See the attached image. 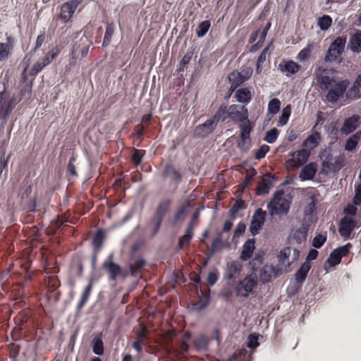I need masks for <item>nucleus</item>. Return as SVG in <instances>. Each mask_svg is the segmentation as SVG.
<instances>
[{"mask_svg":"<svg viewBox=\"0 0 361 361\" xmlns=\"http://www.w3.org/2000/svg\"><path fill=\"white\" fill-rule=\"evenodd\" d=\"M334 69L319 68L316 71V78L320 89L326 92L325 100L336 103L343 97L350 82L347 79L343 80L334 75Z\"/></svg>","mask_w":361,"mask_h":361,"instance_id":"1","label":"nucleus"},{"mask_svg":"<svg viewBox=\"0 0 361 361\" xmlns=\"http://www.w3.org/2000/svg\"><path fill=\"white\" fill-rule=\"evenodd\" d=\"M14 322L16 326L11 334L15 342H11L7 345L8 355L12 361H16L20 351V344L18 343V340L27 331L34 328V321L32 318L31 311L28 309L22 310L15 317Z\"/></svg>","mask_w":361,"mask_h":361,"instance_id":"2","label":"nucleus"},{"mask_svg":"<svg viewBox=\"0 0 361 361\" xmlns=\"http://www.w3.org/2000/svg\"><path fill=\"white\" fill-rule=\"evenodd\" d=\"M171 204L172 200L166 198L161 200L156 207L150 221L151 233L153 236L159 231L163 220L170 211Z\"/></svg>","mask_w":361,"mask_h":361,"instance_id":"3","label":"nucleus"},{"mask_svg":"<svg viewBox=\"0 0 361 361\" xmlns=\"http://www.w3.org/2000/svg\"><path fill=\"white\" fill-rule=\"evenodd\" d=\"M284 191L275 192L274 197L267 205L271 215L287 214L290 209V202L284 197Z\"/></svg>","mask_w":361,"mask_h":361,"instance_id":"4","label":"nucleus"},{"mask_svg":"<svg viewBox=\"0 0 361 361\" xmlns=\"http://www.w3.org/2000/svg\"><path fill=\"white\" fill-rule=\"evenodd\" d=\"M257 281L252 274L247 275L243 279L238 281L235 287L236 296L246 298L253 293L257 286Z\"/></svg>","mask_w":361,"mask_h":361,"instance_id":"5","label":"nucleus"},{"mask_svg":"<svg viewBox=\"0 0 361 361\" xmlns=\"http://www.w3.org/2000/svg\"><path fill=\"white\" fill-rule=\"evenodd\" d=\"M346 43V38L342 37H336L334 42H332L327 50V52L324 56L325 62H333L338 60L339 56L344 51L345 46Z\"/></svg>","mask_w":361,"mask_h":361,"instance_id":"6","label":"nucleus"},{"mask_svg":"<svg viewBox=\"0 0 361 361\" xmlns=\"http://www.w3.org/2000/svg\"><path fill=\"white\" fill-rule=\"evenodd\" d=\"M16 94L6 93L5 90L1 91V120L11 114L16 106L20 102Z\"/></svg>","mask_w":361,"mask_h":361,"instance_id":"7","label":"nucleus"},{"mask_svg":"<svg viewBox=\"0 0 361 361\" xmlns=\"http://www.w3.org/2000/svg\"><path fill=\"white\" fill-rule=\"evenodd\" d=\"M92 42L87 38H80L78 42H75L71 51V64L75 61L78 58V52H80L82 58L87 56Z\"/></svg>","mask_w":361,"mask_h":361,"instance_id":"8","label":"nucleus"},{"mask_svg":"<svg viewBox=\"0 0 361 361\" xmlns=\"http://www.w3.org/2000/svg\"><path fill=\"white\" fill-rule=\"evenodd\" d=\"M83 0H70L61 6L60 13L59 18L63 23H67L69 22L78 6L82 2Z\"/></svg>","mask_w":361,"mask_h":361,"instance_id":"9","label":"nucleus"},{"mask_svg":"<svg viewBox=\"0 0 361 361\" xmlns=\"http://www.w3.org/2000/svg\"><path fill=\"white\" fill-rule=\"evenodd\" d=\"M267 212L262 209L259 208L255 211L252 216L250 226V231L252 235H256L259 233V231L264 224Z\"/></svg>","mask_w":361,"mask_h":361,"instance_id":"10","label":"nucleus"},{"mask_svg":"<svg viewBox=\"0 0 361 361\" xmlns=\"http://www.w3.org/2000/svg\"><path fill=\"white\" fill-rule=\"evenodd\" d=\"M292 159L289 161L290 165L293 169H298L305 164L310 156V152L306 149H301L290 153Z\"/></svg>","mask_w":361,"mask_h":361,"instance_id":"11","label":"nucleus"},{"mask_svg":"<svg viewBox=\"0 0 361 361\" xmlns=\"http://www.w3.org/2000/svg\"><path fill=\"white\" fill-rule=\"evenodd\" d=\"M216 126H217L211 118L208 119L204 123L196 126L193 136L196 138H205L213 133Z\"/></svg>","mask_w":361,"mask_h":361,"instance_id":"12","label":"nucleus"},{"mask_svg":"<svg viewBox=\"0 0 361 361\" xmlns=\"http://www.w3.org/2000/svg\"><path fill=\"white\" fill-rule=\"evenodd\" d=\"M103 269L109 274V279L114 281L121 273V267L114 262V255L110 254L102 264Z\"/></svg>","mask_w":361,"mask_h":361,"instance_id":"13","label":"nucleus"},{"mask_svg":"<svg viewBox=\"0 0 361 361\" xmlns=\"http://www.w3.org/2000/svg\"><path fill=\"white\" fill-rule=\"evenodd\" d=\"M243 270V264L237 260H233L227 263L224 274L225 279L235 281L240 276Z\"/></svg>","mask_w":361,"mask_h":361,"instance_id":"14","label":"nucleus"},{"mask_svg":"<svg viewBox=\"0 0 361 361\" xmlns=\"http://www.w3.org/2000/svg\"><path fill=\"white\" fill-rule=\"evenodd\" d=\"M229 117L234 121H243L248 118L247 109L244 106L232 104L228 106Z\"/></svg>","mask_w":361,"mask_h":361,"instance_id":"15","label":"nucleus"},{"mask_svg":"<svg viewBox=\"0 0 361 361\" xmlns=\"http://www.w3.org/2000/svg\"><path fill=\"white\" fill-rule=\"evenodd\" d=\"M279 69L286 73V76H290L292 74L297 73L300 69V66L293 61H286L283 59L279 65Z\"/></svg>","mask_w":361,"mask_h":361,"instance_id":"16","label":"nucleus"},{"mask_svg":"<svg viewBox=\"0 0 361 361\" xmlns=\"http://www.w3.org/2000/svg\"><path fill=\"white\" fill-rule=\"evenodd\" d=\"M321 140V134L317 131H314L303 141L302 146L311 152V150L319 145Z\"/></svg>","mask_w":361,"mask_h":361,"instance_id":"17","label":"nucleus"},{"mask_svg":"<svg viewBox=\"0 0 361 361\" xmlns=\"http://www.w3.org/2000/svg\"><path fill=\"white\" fill-rule=\"evenodd\" d=\"M317 171V164L315 162H310L302 169L299 177L301 180H312Z\"/></svg>","mask_w":361,"mask_h":361,"instance_id":"18","label":"nucleus"},{"mask_svg":"<svg viewBox=\"0 0 361 361\" xmlns=\"http://www.w3.org/2000/svg\"><path fill=\"white\" fill-rule=\"evenodd\" d=\"M162 176L165 178L169 177L176 183L182 181L181 173L176 169L172 164H167L162 172Z\"/></svg>","mask_w":361,"mask_h":361,"instance_id":"19","label":"nucleus"},{"mask_svg":"<svg viewBox=\"0 0 361 361\" xmlns=\"http://www.w3.org/2000/svg\"><path fill=\"white\" fill-rule=\"evenodd\" d=\"M194 226H193L192 222L189 223L185 231V233L182 237H180L178 240V250H182L185 247L190 245L194 235Z\"/></svg>","mask_w":361,"mask_h":361,"instance_id":"20","label":"nucleus"},{"mask_svg":"<svg viewBox=\"0 0 361 361\" xmlns=\"http://www.w3.org/2000/svg\"><path fill=\"white\" fill-rule=\"evenodd\" d=\"M273 177L269 176L267 178L262 177L258 183V185L256 189V194L258 195L268 194L273 185Z\"/></svg>","mask_w":361,"mask_h":361,"instance_id":"21","label":"nucleus"},{"mask_svg":"<svg viewBox=\"0 0 361 361\" xmlns=\"http://www.w3.org/2000/svg\"><path fill=\"white\" fill-rule=\"evenodd\" d=\"M92 288H93V280L90 279L88 284L86 286V287L85 288V289L83 290V291L80 295V300H79V302L77 305V307H76L78 312L80 311L83 308V307L85 305L87 302L88 301L89 298L92 291Z\"/></svg>","mask_w":361,"mask_h":361,"instance_id":"22","label":"nucleus"},{"mask_svg":"<svg viewBox=\"0 0 361 361\" xmlns=\"http://www.w3.org/2000/svg\"><path fill=\"white\" fill-rule=\"evenodd\" d=\"M255 239H248L243 245V250L240 254V259L243 261L248 260L252 255L255 249Z\"/></svg>","mask_w":361,"mask_h":361,"instance_id":"23","label":"nucleus"},{"mask_svg":"<svg viewBox=\"0 0 361 361\" xmlns=\"http://www.w3.org/2000/svg\"><path fill=\"white\" fill-rule=\"evenodd\" d=\"M360 117L354 115L345 119L342 127V132L345 134H349L353 132L358 126Z\"/></svg>","mask_w":361,"mask_h":361,"instance_id":"24","label":"nucleus"},{"mask_svg":"<svg viewBox=\"0 0 361 361\" xmlns=\"http://www.w3.org/2000/svg\"><path fill=\"white\" fill-rule=\"evenodd\" d=\"M353 226L351 219L348 217H343L340 222L338 231L340 235L345 238H348L352 233Z\"/></svg>","mask_w":361,"mask_h":361,"instance_id":"25","label":"nucleus"},{"mask_svg":"<svg viewBox=\"0 0 361 361\" xmlns=\"http://www.w3.org/2000/svg\"><path fill=\"white\" fill-rule=\"evenodd\" d=\"M228 80L231 82V87L229 92L232 93L238 87L242 85L245 80L243 77V73L238 71H233L228 76Z\"/></svg>","mask_w":361,"mask_h":361,"instance_id":"26","label":"nucleus"},{"mask_svg":"<svg viewBox=\"0 0 361 361\" xmlns=\"http://www.w3.org/2000/svg\"><path fill=\"white\" fill-rule=\"evenodd\" d=\"M309 225L302 224L300 228L296 229L292 234V238L296 241L297 243L301 244L307 239V231Z\"/></svg>","mask_w":361,"mask_h":361,"instance_id":"27","label":"nucleus"},{"mask_svg":"<svg viewBox=\"0 0 361 361\" xmlns=\"http://www.w3.org/2000/svg\"><path fill=\"white\" fill-rule=\"evenodd\" d=\"M310 269L311 264H308V262H303L301 264L300 269L295 274V280L298 283H303Z\"/></svg>","mask_w":361,"mask_h":361,"instance_id":"28","label":"nucleus"},{"mask_svg":"<svg viewBox=\"0 0 361 361\" xmlns=\"http://www.w3.org/2000/svg\"><path fill=\"white\" fill-rule=\"evenodd\" d=\"M228 117V107L226 104H221L211 119L217 126L219 121H224Z\"/></svg>","mask_w":361,"mask_h":361,"instance_id":"29","label":"nucleus"},{"mask_svg":"<svg viewBox=\"0 0 361 361\" xmlns=\"http://www.w3.org/2000/svg\"><path fill=\"white\" fill-rule=\"evenodd\" d=\"M235 97L237 101L240 103L247 104L252 99V94L248 88H240L236 90L235 92Z\"/></svg>","mask_w":361,"mask_h":361,"instance_id":"30","label":"nucleus"},{"mask_svg":"<svg viewBox=\"0 0 361 361\" xmlns=\"http://www.w3.org/2000/svg\"><path fill=\"white\" fill-rule=\"evenodd\" d=\"M14 47V39L8 37L6 39V42L1 43V61L8 59L11 54Z\"/></svg>","mask_w":361,"mask_h":361,"instance_id":"31","label":"nucleus"},{"mask_svg":"<svg viewBox=\"0 0 361 361\" xmlns=\"http://www.w3.org/2000/svg\"><path fill=\"white\" fill-rule=\"evenodd\" d=\"M189 207L190 202L186 200L177 208L173 216V221L174 224L178 223L179 221L183 220L185 218L187 209Z\"/></svg>","mask_w":361,"mask_h":361,"instance_id":"32","label":"nucleus"},{"mask_svg":"<svg viewBox=\"0 0 361 361\" xmlns=\"http://www.w3.org/2000/svg\"><path fill=\"white\" fill-rule=\"evenodd\" d=\"M71 269L78 276H80L83 272V262L80 256L75 255L73 257Z\"/></svg>","mask_w":361,"mask_h":361,"instance_id":"33","label":"nucleus"},{"mask_svg":"<svg viewBox=\"0 0 361 361\" xmlns=\"http://www.w3.org/2000/svg\"><path fill=\"white\" fill-rule=\"evenodd\" d=\"M115 30V25L113 22L107 23L106 27V31L104 33V39L102 42V47H106L109 45L111 41L112 36L114 35Z\"/></svg>","mask_w":361,"mask_h":361,"instance_id":"34","label":"nucleus"},{"mask_svg":"<svg viewBox=\"0 0 361 361\" xmlns=\"http://www.w3.org/2000/svg\"><path fill=\"white\" fill-rule=\"evenodd\" d=\"M209 339L207 336L200 335L193 341L194 348L198 350H204L207 348Z\"/></svg>","mask_w":361,"mask_h":361,"instance_id":"35","label":"nucleus"},{"mask_svg":"<svg viewBox=\"0 0 361 361\" xmlns=\"http://www.w3.org/2000/svg\"><path fill=\"white\" fill-rule=\"evenodd\" d=\"M146 264V261L140 257L133 259V262L130 264V270L131 274L135 276L140 273Z\"/></svg>","mask_w":361,"mask_h":361,"instance_id":"36","label":"nucleus"},{"mask_svg":"<svg viewBox=\"0 0 361 361\" xmlns=\"http://www.w3.org/2000/svg\"><path fill=\"white\" fill-rule=\"evenodd\" d=\"M106 235L103 230H98L93 236L92 238V245L97 250H100L104 244L105 240Z\"/></svg>","mask_w":361,"mask_h":361,"instance_id":"37","label":"nucleus"},{"mask_svg":"<svg viewBox=\"0 0 361 361\" xmlns=\"http://www.w3.org/2000/svg\"><path fill=\"white\" fill-rule=\"evenodd\" d=\"M361 138V131H358L350 136L345 142V149L348 151H353L357 145L358 141Z\"/></svg>","mask_w":361,"mask_h":361,"instance_id":"38","label":"nucleus"},{"mask_svg":"<svg viewBox=\"0 0 361 361\" xmlns=\"http://www.w3.org/2000/svg\"><path fill=\"white\" fill-rule=\"evenodd\" d=\"M92 350L94 354L102 355L104 353V343L101 335H97L92 340Z\"/></svg>","mask_w":361,"mask_h":361,"instance_id":"39","label":"nucleus"},{"mask_svg":"<svg viewBox=\"0 0 361 361\" xmlns=\"http://www.w3.org/2000/svg\"><path fill=\"white\" fill-rule=\"evenodd\" d=\"M350 48L354 52L361 51V32L350 37Z\"/></svg>","mask_w":361,"mask_h":361,"instance_id":"40","label":"nucleus"},{"mask_svg":"<svg viewBox=\"0 0 361 361\" xmlns=\"http://www.w3.org/2000/svg\"><path fill=\"white\" fill-rule=\"evenodd\" d=\"M61 50L57 47L53 48L49 51L47 54L40 61L42 64H44V67L51 63V62L56 59Z\"/></svg>","mask_w":361,"mask_h":361,"instance_id":"41","label":"nucleus"},{"mask_svg":"<svg viewBox=\"0 0 361 361\" xmlns=\"http://www.w3.org/2000/svg\"><path fill=\"white\" fill-rule=\"evenodd\" d=\"M237 146L241 151H243V152L248 151L251 146L250 137L245 136L243 137V135H240L239 138L237 141Z\"/></svg>","mask_w":361,"mask_h":361,"instance_id":"42","label":"nucleus"},{"mask_svg":"<svg viewBox=\"0 0 361 361\" xmlns=\"http://www.w3.org/2000/svg\"><path fill=\"white\" fill-rule=\"evenodd\" d=\"M47 288L49 291L54 292L60 286V281L56 276H49L45 280Z\"/></svg>","mask_w":361,"mask_h":361,"instance_id":"43","label":"nucleus"},{"mask_svg":"<svg viewBox=\"0 0 361 361\" xmlns=\"http://www.w3.org/2000/svg\"><path fill=\"white\" fill-rule=\"evenodd\" d=\"M211 27L209 20H204L201 22L197 27L195 32L198 37H204Z\"/></svg>","mask_w":361,"mask_h":361,"instance_id":"44","label":"nucleus"},{"mask_svg":"<svg viewBox=\"0 0 361 361\" xmlns=\"http://www.w3.org/2000/svg\"><path fill=\"white\" fill-rule=\"evenodd\" d=\"M317 24L322 30H327L332 25V18L329 15H324L318 18Z\"/></svg>","mask_w":361,"mask_h":361,"instance_id":"45","label":"nucleus"},{"mask_svg":"<svg viewBox=\"0 0 361 361\" xmlns=\"http://www.w3.org/2000/svg\"><path fill=\"white\" fill-rule=\"evenodd\" d=\"M239 128L240 129V135H243L244 137L245 136L250 137V133L252 130V126H251V123L248 119L244 120L243 121H241Z\"/></svg>","mask_w":361,"mask_h":361,"instance_id":"46","label":"nucleus"},{"mask_svg":"<svg viewBox=\"0 0 361 361\" xmlns=\"http://www.w3.org/2000/svg\"><path fill=\"white\" fill-rule=\"evenodd\" d=\"M133 153L131 157V161L135 166H138L141 164L143 157L145 154V151L143 149H137L133 148Z\"/></svg>","mask_w":361,"mask_h":361,"instance_id":"47","label":"nucleus"},{"mask_svg":"<svg viewBox=\"0 0 361 361\" xmlns=\"http://www.w3.org/2000/svg\"><path fill=\"white\" fill-rule=\"evenodd\" d=\"M272 47V43H270L267 45L262 51L260 55L259 56L257 61V72L259 73L261 71V66L267 59V54L269 51L271 47Z\"/></svg>","mask_w":361,"mask_h":361,"instance_id":"48","label":"nucleus"},{"mask_svg":"<svg viewBox=\"0 0 361 361\" xmlns=\"http://www.w3.org/2000/svg\"><path fill=\"white\" fill-rule=\"evenodd\" d=\"M273 269L269 266H264L260 270V279L264 282H268L271 281L272 277Z\"/></svg>","mask_w":361,"mask_h":361,"instance_id":"49","label":"nucleus"},{"mask_svg":"<svg viewBox=\"0 0 361 361\" xmlns=\"http://www.w3.org/2000/svg\"><path fill=\"white\" fill-rule=\"evenodd\" d=\"M316 210V203L314 200L308 204L304 209V219L310 221L313 216V214Z\"/></svg>","mask_w":361,"mask_h":361,"instance_id":"50","label":"nucleus"},{"mask_svg":"<svg viewBox=\"0 0 361 361\" xmlns=\"http://www.w3.org/2000/svg\"><path fill=\"white\" fill-rule=\"evenodd\" d=\"M280 100L277 98L272 99L268 104V111L271 114H276L280 110Z\"/></svg>","mask_w":361,"mask_h":361,"instance_id":"51","label":"nucleus"},{"mask_svg":"<svg viewBox=\"0 0 361 361\" xmlns=\"http://www.w3.org/2000/svg\"><path fill=\"white\" fill-rule=\"evenodd\" d=\"M291 113L290 105H287L282 111V114L279 120V126H285L289 119Z\"/></svg>","mask_w":361,"mask_h":361,"instance_id":"52","label":"nucleus"},{"mask_svg":"<svg viewBox=\"0 0 361 361\" xmlns=\"http://www.w3.org/2000/svg\"><path fill=\"white\" fill-rule=\"evenodd\" d=\"M279 135V131L276 128H274L271 129L270 130L267 131L264 140L267 142L268 143H274L278 138Z\"/></svg>","mask_w":361,"mask_h":361,"instance_id":"53","label":"nucleus"},{"mask_svg":"<svg viewBox=\"0 0 361 361\" xmlns=\"http://www.w3.org/2000/svg\"><path fill=\"white\" fill-rule=\"evenodd\" d=\"M326 241V234H317L313 238L312 240V246L315 248H320Z\"/></svg>","mask_w":361,"mask_h":361,"instance_id":"54","label":"nucleus"},{"mask_svg":"<svg viewBox=\"0 0 361 361\" xmlns=\"http://www.w3.org/2000/svg\"><path fill=\"white\" fill-rule=\"evenodd\" d=\"M222 247V234L219 233L216 237L213 240L211 246V252L214 253Z\"/></svg>","mask_w":361,"mask_h":361,"instance_id":"55","label":"nucleus"},{"mask_svg":"<svg viewBox=\"0 0 361 361\" xmlns=\"http://www.w3.org/2000/svg\"><path fill=\"white\" fill-rule=\"evenodd\" d=\"M342 257H341V254H338V252L336 251V250H334L329 255V257L328 258L327 262L331 265V266H336L341 261Z\"/></svg>","mask_w":361,"mask_h":361,"instance_id":"56","label":"nucleus"},{"mask_svg":"<svg viewBox=\"0 0 361 361\" xmlns=\"http://www.w3.org/2000/svg\"><path fill=\"white\" fill-rule=\"evenodd\" d=\"M270 147L267 145H262L259 149L255 152V158L257 160L263 159L267 152L269 151Z\"/></svg>","mask_w":361,"mask_h":361,"instance_id":"57","label":"nucleus"},{"mask_svg":"<svg viewBox=\"0 0 361 361\" xmlns=\"http://www.w3.org/2000/svg\"><path fill=\"white\" fill-rule=\"evenodd\" d=\"M258 336L256 334H250L247 338V347L252 349L259 346Z\"/></svg>","mask_w":361,"mask_h":361,"instance_id":"58","label":"nucleus"},{"mask_svg":"<svg viewBox=\"0 0 361 361\" xmlns=\"http://www.w3.org/2000/svg\"><path fill=\"white\" fill-rule=\"evenodd\" d=\"M184 336H185V339L180 342V346H179L180 351L182 354L186 353L188 351L189 348H190L187 340L190 338V333L186 332Z\"/></svg>","mask_w":361,"mask_h":361,"instance_id":"59","label":"nucleus"},{"mask_svg":"<svg viewBox=\"0 0 361 361\" xmlns=\"http://www.w3.org/2000/svg\"><path fill=\"white\" fill-rule=\"evenodd\" d=\"M134 135L142 142L145 135V128L144 124L140 123L137 125L135 128Z\"/></svg>","mask_w":361,"mask_h":361,"instance_id":"60","label":"nucleus"},{"mask_svg":"<svg viewBox=\"0 0 361 361\" xmlns=\"http://www.w3.org/2000/svg\"><path fill=\"white\" fill-rule=\"evenodd\" d=\"M63 224V221L59 217L51 221V226L48 229V233L54 234Z\"/></svg>","mask_w":361,"mask_h":361,"instance_id":"61","label":"nucleus"},{"mask_svg":"<svg viewBox=\"0 0 361 361\" xmlns=\"http://www.w3.org/2000/svg\"><path fill=\"white\" fill-rule=\"evenodd\" d=\"M245 202L243 200H239L235 202V203L231 209L230 212L232 215H234L235 214L238 213L240 210L245 209Z\"/></svg>","mask_w":361,"mask_h":361,"instance_id":"62","label":"nucleus"},{"mask_svg":"<svg viewBox=\"0 0 361 361\" xmlns=\"http://www.w3.org/2000/svg\"><path fill=\"white\" fill-rule=\"evenodd\" d=\"M75 161V159L74 157H71L68 161V164L67 169H66L67 173L72 176H75L78 175L77 172H76L75 166L74 165Z\"/></svg>","mask_w":361,"mask_h":361,"instance_id":"63","label":"nucleus"},{"mask_svg":"<svg viewBox=\"0 0 361 361\" xmlns=\"http://www.w3.org/2000/svg\"><path fill=\"white\" fill-rule=\"evenodd\" d=\"M353 202L355 205H360L361 204V185L355 187V195Z\"/></svg>","mask_w":361,"mask_h":361,"instance_id":"64","label":"nucleus"}]
</instances>
